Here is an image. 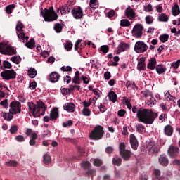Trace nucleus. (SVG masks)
Here are the masks:
<instances>
[{
  "mask_svg": "<svg viewBox=\"0 0 180 180\" xmlns=\"http://www.w3.org/2000/svg\"><path fill=\"white\" fill-rule=\"evenodd\" d=\"M136 117L139 122L144 123L145 124H153L157 117H158V113L153 112L151 110L146 108H139Z\"/></svg>",
  "mask_w": 180,
  "mask_h": 180,
  "instance_id": "f257e3e1",
  "label": "nucleus"
},
{
  "mask_svg": "<svg viewBox=\"0 0 180 180\" xmlns=\"http://www.w3.org/2000/svg\"><path fill=\"white\" fill-rule=\"evenodd\" d=\"M29 108L30 115L34 116V117H40L41 115H44V110H46V106L42 101H38L37 105L33 103H27Z\"/></svg>",
  "mask_w": 180,
  "mask_h": 180,
  "instance_id": "f03ea898",
  "label": "nucleus"
},
{
  "mask_svg": "<svg viewBox=\"0 0 180 180\" xmlns=\"http://www.w3.org/2000/svg\"><path fill=\"white\" fill-rule=\"evenodd\" d=\"M41 15H42L45 22H54V20L58 19V15H57L53 7H50L49 9L45 8V12L41 11Z\"/></svg>",
  "mask_w": 180,
  "mask_h": 180,
  "instance_id": "7ed1b4c3",
  "label": "nucleus"
},
{
  "mask_svg": "<svg viewBox=\"0 0 180 180\" xmlns=\"http://www.w3.org/2000/svg\"><path fill=\"white\" fill-rule=\"evenodd\" d=\"M105 134L103 131V127L101 125L96 126L94 130L89 134V137L91 140H101Z\"/></svg>",
  "mask_w": 180,
  "mask_h": 180,
  "instance_id": "20e7f679",
  "label": "nucleus"
},
{
  "mask_svg": "<svg viewBox=\"0 0 180 180\" xmlns=\"http://www.w3.org/2000/svg\"><path fill=\"white\" fill-rule=\"evenodd\" d=\"M120 155L124 160V161H129L131 158V152L129 150H126V144L122 142L119 145Z\"/></svg>",
  "mask_w": 180,
  "mask_h": 180,
  "instance_id": "39448f33",
  "label": "nucleus"
},
{
  "mask_svg": "<svg viewBox=\"0 0 180 180\" xmlns=\"http://www.w3.org/2000/svg\"><path fill=\"white\" fill-rule=\"evenodd\" d=\"M0 53L6 56H13L16 54V50L9 45L0 43Z\"/></svg>",
  "mask_w": 180,
  "mask_h": 180,
  "instance_id": "423d86ee",
  "label": "nucleus"
},
{
  "mask_svg": "<svg viewBox=\"0 0 180 180\" xmlns=\"http://www.w3.org/2000/svg\"><path fill=\"white\" fill-rule=\"evenodd\" d=\"M134 50L138 54H141V53H144L148 50V46L146 43L139 41L135 44Z\"/></svg>",
  "mask_w": 180,
  "mask_h": 180,
  "instance_id": "0eeeda50",
  "label": "nucleus"
},
{
  "mask_svg": "<svg viewBox=\"0 0 180 180\" xmlns=\"http://www.w3.org/2000/svg\"><path fill=\"white\" fill-rule=\"evenodd\" d=\"M21 105L19 101H12L10 103V110L9 112L11 115H16L18 113H20L21 112Z\"/></svg>",
  "mask_w": 180,
  "mask_h": 180,
  "instance_id": "6e6552de",
  "label": "nucleus"
},
{
  "mask_svg": "<svg viewBox=\"0 0 180 180\" xmlns=\"http://www.w3.org/2000/svg\"><path fill=\"white\" fill-rule=\"evenodd\" d=\"M143 30H144V28L141 24L136 25L131 32L132 36L136 39H140L143 36Z\"/></svg>",
  "mask_w": 180,
  "mask_h": 180,
  "instance_id": "1a4fd4ad",
  "label": "nucleus"
},
{
  "mask_svg": "<svg viewBox=\"0 0 180 180\" xmlns=\"http://www.w3.org/2000/svg\"><path fill=\"white\" fill-rule=\"evenodd\" d=\"M1 76L2 77L3 79L9 81V79L16 78V72H15L13 70H5L1 72Z\"/></svg>",
  "mask_w": 180,
  "mask_h": 180,
  "instance_id": "9d476101",
  "label": "nucleus"
},
{
  "mask_svg": "<svg viewBox=\"0 0 180 180\" xmlns=\"http://www.w3.org/2000/svg\"><path fill=\"white\" fill-rule=\"evenodd\" d=\"M71 13L75 19H82V16H84V11L81 7L73 8Z\"/></svg>",
  "mask_w": 180,
  "mask_h": 180,
  "instance_id": "9b49d317",
  "label": "nucleus"
},
{
  "mask_svg": "<svg viewBox=\"0 0 180 180\" xmlns=\"http://www.w3.org/2000/svg\"><path fill=\"white\" fill-rule=\"evenodd\" d=\"M179 154V148L171 145L168 148V155L171 158H175L178 157Z\"/></svg>",
  "mask_w": 180,
  "mask_h": 180,
  "instance_id": "f8f14e48",
  "label": "nucleus"
},
{
  "mask_svg": "<svg viewBox=\"0 0 180 180\" xmlns=\"http://www.w3.org/2000/svg\"><path fill=\"white\" fill-rule=\"evenodd\" d=\"M148 151L149 155H153V154H157L160 151V148L154 142H150L148 145Z\"/></svg>",
  "mask_w": 180,
  "mask_h": 180,
  "instance_id": "ddd939ff",
  "label": "nucleus"
},
{
  "mask_svg": "<svg viewBox=\"0 0 180 180\" xmlns=\"http://www.w3.org/2000/svg\"><path fill=\"white\" fill-rule=\"evenodd\" d=\"M125 16L131 20L136 18V12H134V10H133L130 6H129L125 10Z\"/></svg>",
  "mask_w": 180,
  "mask_h": 180,
  "instance_id": "4468645a",
  "label": "nucleus"
},
{
  "mask_svg": "<svg viewBox=\"0 0 180 180\" xmlns=\"http://www.w3.org/2000/svg\"><path fill=\"white\" fill-rule=\"evenodd\" d=\"M129 141L133 150H137V147H139V141H137V138H136V136H134V134L130 135Z\"/></svg>",
  "mask_w": 180,
  "mask_h": 180,
  "instance_id": "2eb2a0df",
  "label": "nucleus"
},
{
  "mask_svg": "<svg viewBox=\"0 0 180 180\" xmlns=\"http://www.w3.org/2000/svg\"><path fill=\"white\" fill-rule=\"evenodd\" d=\"M63 109H65V110H67L68 112H72L75 110V104H74L72 103H66L63 105Z\"/></svg>",
  "mask_w": 180,
  "mask_h": 180,
  "instance_id": "dca6fc26",
  "label": "nucleus"
},
{
  "mask_svg": "<svg viewBox=\"0 0 180 180\" xmlns=\"http://www.w3.org/2000/svg\"><path fill=\"white\" fill-rule=\"evenodd\" d=\"M58 118V108H54L50 112V120H56Z\"/></svg>",
  "mask_w": 180,
  "mask_h": 180,
  "instance_id": "f3484780",
  "label": "nucleus"
},
{
  "mask_svg": "<svg viewBox=\"0 0 180 180\" xmlns=\"http://www.w3.org/2000/svg\"><path fill=\"white\" fill-rule=\"evenodd\" d=\"M139 71H143L146 68V58H141L138 62Z\"/></svg>",
  "mask_w": 180,
  "mask_h": 180,
  "instance_id": "a211bd4d",
  "label": "nucleus"
},
{
  "mask_svg": "<svg viewBox=\"0 0 180 180\" xmlns=\"http://www.w3.org/2000/svg\"><path fill=\"white\" fill-rule=\"evenodd\" d=\"M60 79V75L57 72H53L50 75L51 82H57Z\"/></svg>",
  "mask_w": 180,
  "mask_h": 180,
  "instance_id": "6ab92c4d",
  "label": "nucleus"
},
{
  "mask_svg": "<svg viewBox=\"0 0 180 180\" xmlns=\"http://www.w3.org/2000/svg\"><path fill=\"white\" fill-rule=\"evenodd\" d=\"M159 162H160V165L167 167V165H168V163H169L168 158H167V156L162 155L159 158Z\"/></svg>",
  "mask_w": 180,
  "mask_h": 180,
  "instance_id": "aec40b11",
  "label": "nucleus"
},
{
  "mask_svg": "<svg viewBox=\"0 0 180 180\" xmlns=\"http://www.w3.org/2000/svg\"><path fill=\"white\" fill-rule=\"evenodd\" d=\"M172 12L174 16H178V15H179L180 10H179V6L178 5V3H175L174 5L172 6Z\"/></svg>",
  "mask_w": 180,
  "mask_h": 180,
  "instance_id": "412c9836",
  "label": "nucleus"
},
{
  "mask_svg": "<svg viewBox=\"0 0 180 180\" xmlns=\"http://www.w3.org/2000/svg\"><path fill=\"white\" fill-rule=\"evenodd\" d=\"M155 65H157V60L155 58H151L147 68H149V70H154Z\"/></svg>",
  "mask_w": 180,
  "mask_h": 180,
  "instance_id": "4be33fe9",
  "label": "nucleus"
},
{
  "mask_svg": "<svg viewBox=\"0 0 180 180\" xmlns=\"http://www.w3.org/2000/svg\"><path fill=\"white\" fill-rule=\"evenodd\" d=\"M164 131L166 136H172V133H174V129L171 125H167L165 127Z\"/></svg>",
  "mask_w": 180,
  "mask_h": 180,
  "instance_id": "5701e85b",
  "label": "nucleus"
},
{
  "mask_svg": "<svg viewBox=\"0 0 180 180\" xmlns=\"http://www.w3.org/2000/svg\"><path fill=\"white\" fill-rule=\"evenodd\" d=\"M27 75L30 78H35L36 75H37V70L34 68H30L27 71Z\"/></svg>",
  "mask_w": 180,
  "mask_h": 180,
  "instance_id": "b1692460",
  "label": "nucleus"
},
{
  "mask_svg": "<svg viewBox=\"0 0 180 180\" xmlns=\"http://www.w3.org/2000/svg\"><path fill=\"white\" fill-rule=\"evenodd\" d=\"M127 49H130V45H129V44H126V43H121V44H120L119 46H118V51L120 52L126 51V50H127Z\"/></svg>",
  "mask_w": 180,
  "mask_h": 180,
  "instance_id": "393cba45",
  "label": "nucleus"
},
{
  "mask_svg": "<svg viewBox=\"0 0 180 180\" xmlns=\"http://www.w3.org/2000/svg\"><path fill=\"white\" fill-rule=\"evenodd\" d=\"M108 98H109L110 101L111 102H112L113 103H115V102H116V101H117V95H116V93H115V91H110L108 94Z\"/></svg>",
  "mask_w": 180,
  "mask_h": 180,
  "instance_id": "a878e982",
  "label": "nucleus"
},
{
  "mask_svg": "<svg viewBox=\"0 0 180 180\" xmlns=\"http://www.w3.org/2000/svg\"><path fill=\"white\" fill-rule=\"evenodd\" d=\"M158 20L159 22H168L169 18H168V15L165 13H161L158 16Z\"/></svg>",
  "mask_w": 180,
  "mask_h": 180,
  "instance_id": "bb28decb",
  "label": "nucleus"
},
{
  "mask_svg": "<svg viewBox=\"0 0 180 180\" xmlns=\"http://www.w3.org/2000/svg\"><path fill=\"white\" fill-rule=\"evenodd\" d=\"M136 131H138V133H140L141 134V133L146 132V127H144V125H143V124H138L136 126Z\"/></svg>",
  "mask_w": 180,
  "mask_h": 180,
  "instance_id": "cd10ccee",
  "label": "nucleus"
},
{
  "mask_svg": "<svg viewBox=\"0 0 180 180\" xmlns=\"http://www.w3.org/2000/svg\"><path fill=\"white\" fill-rule=\"evenodd\" d=\"M72 46L71 41H67L64 44V49H66L67 51H71V50H72Z\"/></svg>",
  "mask_w": 180,
  "mask_h": 180,
  "instance_id": "c85d7f7f",
  "label": "nucleus"
},
{
  "mask_svg": "<svg viewBox=\"0 0 180 180\" xmlns=\"http://www.w3.org/2000/svg\"><path fill=\"white\" fill-rule=\"evenodd\" d=\"M15 8V4H10L5 8V11L8 13V15H11V13H12V11H13Z\"/></svg>",
  "mask_w": 180,
  "mask_h": 180,
  "instance_id": "c756f323",
  "label": "nucleus"
},
{
  "mask_svg": "<svg viewBox=\"0 0 180 180\" xmlns=\"http://www.w3.org/2000/svg\"><path fill=\"white\" fill-rule=\"evenodd\" d=\"M37 139V134H32L31 139L30 140V146H34L36 140Z\"/></svg>",
  "mask_w": 180,
  "mask_h": 180,
  "instance_id": "7c9ffc66",
  "label": "nucleus"
},
{
  "mask_svg": "<svg viewBox=\"0 0 180 180\" xmlns=\"http://www.w3.org/2000/svg\"><path fill=\"white\" fill-rule=\"evenodd\" d=\"M34 44V39H31L28 42L25 43V46L28 49H34V47L36 46Z\"/></svg>",
  "mask_w": 180,
  "mask_h": 180,
  "instance_id": "2f4dec72",
  "label": "nucleus"
},
{
  "mask_svg": "<svg viewBox=\"0 0 180 180\" xmlns=\"http://www.w3.org/2000/svg\"><path fill=\"white\" fill-rule=\"evenodd\" d=\"M18 39H22V41L24 43H26V41H27L29 40V37L28 36H25V33H23V32H21V33L18 34Z\"/></svg>",
  "mask_w": 180,
  "mask_h": 180,
  "instance_id": "473e14b6",
  "label": "nucleus"
},
{
  "mask_svg": "<svg viewBox=\"0 0 180 180\" xmlns=\"http://www.w3.org/2000/svg\"><path fill=\"white\" fill-rule=\"evenodd\" d=\"M11 61L14 63V64H20V61H22V58H20V56H15L11 58Z\"/></svg>",
  "mask_w": 180,
  "mask_h": 180,
  "instance_id": "72a5a7b5",
  "label": "nucleus"
},
{
  "mask_svg": "<svg viewBox=\"0 0 180 180\" xmlns=\"http://www.w3.org/2000/svg\"><path fill=\"white\" fill-rule=\"evenodd\" d=\"M155 70H156L158 74H162L163 72H165V71H167V69L165 68L162 67V65H161L156 66Z\"/></svg>",
  "mask_w": 180,
  "mask_h": 180,
  "instance_id": "f704fd0d",
  "label": "nucleus"
},
{
  "mask_svg": "<svg viewBox=\"0 0 180 180\" xmlns=\"http://www.w3.org/2000/svg\"><path fill=\"white\" fill-rule=\"evenodd\" d=\"M43 158H44L43 160L44 164H46V165H48L49 164H51V158L50 157V155H49L48 154H46L44 155Z\"/></svg>",
  "mask_w": 180,
  "mask_h": 180,
  "instance_id": "c9c22d12",
  "label": "nucleus"
},
{
  "mask_svg": "<svg viewBox=\"0 0 180 180\" xmlns=\"http://www.w3.org/2000/svg\"><path fill=\"white\" fill-rule=\"evenodd\" d=\"M58 13L65 15L67 13V6H60L57 10Z\"/></svg>",
  "mask_w": 180,
  "mask_h": 180,
  "instance_id": "e433bc0d",
  "label": "nucleus"
},
{
  "mask_svg": "<svg viewBox=\"0 0 180 180\" xmlns=\"http://www.w3.org/2000/svg\"><path fill=\"white\" fill-rule=\"evenodd\" d=\"M112 164L114 165H117V167L122 165V158H112Z\"/></svg>",
  "mask_w": 180,
  "mask_h": 180,
  "instance_id": "4c0bfd02",
  "label": "nucleus"
},
{
  "mask_svg": "<svg viewBox=\"0 0 180 180\" xmlns=\"http://www.w3.org/2000/svg\"><path fill=\"white\" fill-rule=\"evenodd\" d=\"M13 114L11 113V112H5L4 114V117L5 119V120H7L8 122H11V120H12V119H13Z\"/></svg>",
  "mask_w": 180,
  "mask_h": 180,
  "instance_id": "58836bf2",
  "label": "nucleus"
},
{
  "mask_svg": "<svg viewBox=\"0 0 180 180\" xmlns=\"http://www.w3.org/2000/svg\"><path fill=\"white\" fill-rule=\"evenodd\" d=\"M131 23L130 21L127 19H123L120 21V26L122 27H126L130 26Z\"/></svg>",
  "mask_w": 180,
  "mask_h": 180,
  "instance_id": "ea45409f",
  "label": "nucleus"
},
{
  "mask_svg": "<svg viewBox=\"0 0 180 180\" xmlns=\"http://www.w3.org/2000/svg\"><path fill=\"white\" fill-rule=\"evenodd\" d=\"M159 39L162 43H166V41H168V39H169V35L164 34L160 35Z\"/></svg>",
  "mask_w": 180,
  "mask_h": 180,
  "instance_id": "a19ab883",
  "label": "nucleus"
},
{
  "mask_svg": "<svg viewBox=\"0 0 180 180\" xmlns=\"http://www.w3.org/2000/svg\"><path fill=\"white\" fill-rule=\"evenodd\" d=\"M54 30L56 33H61L63 30V25L60 23H56L54 25Z\"/></svg>",
  "mask_w": 180,
  "mask_h": 180,
  "instance_id": "79ce46f5",
  "label": "nucleus"
},
{
  "mask_svg": "<svg viewBox=\"0 0 180 180\" xmlns=\"http://www.w3.org/2000/svg\"><path fill=\"white\" fill-rule=\"evenodd\" d=\"M23 27H25L23 23H22L20 21H18L15 27L17 32H23Z\"/></svg>",
  "mask_w": 180,
  "mask_h": 180,
  "instance_id": "37998d69",
  "label": "nucleus"
},
{
  "mask_svg": "<svg viewBox=\"0 0 180 180\" xmlns=\"http://www.w3.org/2000/svg\"><path fill=\"white\" fill-rule=\"evenodd\" d=\"M180 59L177 60L176 62L171 63V67L173 70H178L179 68Z\"/></svg>",
  "mask_w": 180,
  "mask_h": 180,
  "instance_id": "c03bdc74",
  "label": "nucleus"
},
{
  "mask_svg": "<svg viewBox=\"0 0 180 180\" xmlns=\"http://www.w3.org/2000/svg\"><path fill=\"white\" fill-rule=\"evenodd\" d=\"M89 5L93 9H96L98 8V0H90Z\"/></svg>",
  "mask_w": 180,
  "mask_h": 180,
  "instance_id": "a18cd8bd",
  "label": "nucleus"
},
{
  "mask_svg": "<svg viewBox=\"0 0 180 180\" xmlns=\"http://www.w3.org/2000/svg\"><path fill=\"white\" fill-rule=\"evenodd\" d=\"M81 166L84 169H89L91 168V163L89 162H84L81 163Z\"/></svg>",
  "mask_w": 180,
  "mask_h": 180,
  "instance_id": "49530a36",
  "label": "nucleus"
},
{
  "mask_svg": "<svg viewBox=\"0 0 180 180\" xmlns=\"http://www.w3.org/2000/svg\"><path fill=\"white\" fill-rule=\"evenodd\" d=\"M6 165L7 167H17L18 166V162L15 160H11L9 162H6Z\"/></svg>",
  "mask_w": 180,
  "mask_h": 180,
  "instance_id": "de8ad7c7",
  "label": "nucleus"
},
{
  "mask_svg": "<svg viewBox=\"0 0 180 180\" xmlns=\"http://www.w3.org/2000/svg\"><path fill=\"white\" fill-rule=\"evenodd\" d=\"M145 20L148 25H151L154 20L153 19V17L151 15H147L145 18Z\"/></svg>",
  "mask_w": 180,
  "mask_h": 180,
  "instance_id": "09e8293b",
  "label": "nucleus"
},
{
  "mask_svg": "<svg viewBox=\"0 0 180 180\" xmlns=\"http://www.w3.org/2000/svg\"><path fill=\"white\" fill-rule=\"evenodd\" d=\"M82 113L84 115V116H91V110H89L88 108H84L82 110Z\"/></svg>",
  "mask_w": 180,
  "mask_h": 180,
  "instance_id": "8fccbe9b",
  "label": "nucleus"
},
{
  "mask_svg": "<svg viewBox=\"0 0 180 180\" xmlns=\"http://www.w3.org/2000/svg\"><path fill=\"white\" fill-rule=\"evenodd\" d=\"M102 164L103 162L101 159H95L94 161V165H95V167H101Z\"/></svg>",
  "mask_w": 180,
  "mask_h": 180,
  "instance_id": "3c124183",
  "label": "nucleus"
},
{
  "mask_svg": "<svg viewBox=\"0 0 180 180\" xmlns=\"http://www.w3.org/2000/svg\"><path fill=\"white\" fill-rule=\"evenodd\" d=\"M145 12H153V6L151 4H148L144 6Z\"/></svg>",
  "mask_w": 180,
  "mask_h": 180,
  "instance_id": "603ef678",
  "label": "nucleus"
},
{
  "mask_svg": "<svg viewBox=\"0 0 180 180\" xmlns=\"http://www.w3.org/2000/svg\"><path fill=\"white\" fill-rule=\"evenodd\" d=\"M17 131H18V126L13 125L10 129V133H11V134H15V133H17Z\"/></svg>",
  "mask_w": 180,
  "mask_h": 180,
  "instance_id": "864d4df0",
  "label": "nucleus"
},
{
  "mask_svg": "<svg viewBox=\"0 0 180 180\" xmlns=\"http://www.w3.org/2000/svg\"><path fill=\"white\" fill-rule=\"evenodd\" d=\"M101 51L102 53H108L109 51V46L108 45H103L101 46Z\"/></svg>",
  "mask_w": 180,
  "mask_h": 180,
  "instance_id": "5fc2aeb1",
  "label": "nucleus"
},
{
  "mask_svg": "<svg viewBox=\"0 0 180 180\" xmlns=\"http://www.w3.org/2000/svg\"><path fill=\"white\" fill-rule=\"evenodd\" d=\"M124 99H125V105L128 109H131L132 105L131 103H130V100H129V98H126V97H124Z\"/></svg>",
  "mask_w": 180,
  "mask_h": 180,
  "instance_id": "6e6d98bb",
  "label": "nucleus"
},
{
  "mask_svg": "<svg viewBox=\"0 0 180 180\" xmlns=\"http://www.w3.org/2000/svg\"><path fill=\"white\" fill-rule=\"evenodd\" d=\"M15 140L18 141L19 143H22V141H25V137L22 135H18L15 136Z\"/></svg>",
  "mask_w": 180,
  "mask_h": 180,
  "instance_id": "4d7b16f0",
  "label": "nucleus"
},
{
  "mask_svg": "<svg viewBox=\"0 0 180 180\" xmlns=\"http://www.w3.org/2000/svg\"><path fill=\"white\" fill-rule=\"evenodd\" d=\"M72 83L73 84H77V85H79L81 84V80L79 79V77L75 76L72 79Z\"/></svg>",
  "mask_w": 180,
  "mask_h": 180,
  "instance_id": "13d9d810",
  "label": "nucleus"
},
{
  "mask_svg": "<svg viewBox=\"0 0 180 180\" xmlns=\"http://www.w3.org/2000/svg\"><path fill=\"white\" fill-rule=\"evenodd\" d=\"M3 66L4 67V68H12V65L11 64V63L6 60L3 62Z\"/></svg>",
  "mask_w": 180,
  "mask_h": 180,
  "instance_id": "bf43d9fd",
  "label": "nucleus"
},
{
  "mask_svg": "<svg viewBox=\"0 0 180 180\" xmlns=\"http://www.w3.org/2000/svg\"><path fill=\"white\" fill-rule=\"evenodd\" d=\"M1 98H5V91H4V86L0 84V99Z\"/></svg>",
  "mask_w": 180,
  "mask_h": 180,
  "instance_id": "052dcab7",
  "label": "nucleus"
},
{
  "mask_svg": "<svg viewBox=\"0 0 180 180\" xmlns=\"http://www.w3.org/2000/svg\"><path fill=\"white\" fill-rule=\"evenodd\" d=\"M0 105H1V106H3V108L6 109V108H8V99H4V101H2L0 103Z\"/></svg>",
  "mask_w": 180,
  "mask_h": 180,
  "instance_id": "680f3d73",
  "label": "nucleus"
},
{
  "mask_svg": "<svg viewBox=\"0 0 180 180\" xmlns=\"http://www.w3.org/2000/svg\"><path fill=\"white\" fill-rule=\"evenodd\" d=\"M113 147L112 146H108L105 148V153H107V154H112V153H113Z\"/></svg>",
  "mask_w": 180,
  "mask_h": 180,
  "instance_id": "e2e57ef3",
  "label": "nucleus"
},
{
  "mask_svg": "<svg viewBox=\"0 0 180 180\" xmlns=\"http://www.w3.org/2000/svg\"><path fill=\"white\" fill-rule=\"evenodd\" d=\"M81 78L83 81V83L84 84H89V79H88V77H86L85 75H82Z\"/></svg>",
  "mask_w": 180,
  "mask_h": 180,
  "instance_id": "0e129e2a",
  "label": "nucleus"
},
{
  "mask_svg": "<svg viewBox=\"0 0 180 180\" xmlns=\"http://www.w3.org/2000/svg\"><path fill=\"white\" fill-rule=\"evenodd\" d=\"M62 94L63 95H70L71 94V91H70V89H62Z\"/></svg>",
  "mask_w": 180,
  "mask_h": 180,
  "instance_id": "69168bd1",
  "label": "nucleus"
},
{
  "mask_svg": "<svg viewBox=\"0 0 180 180\" xmlns=\"http://www.w3.org/2000/svg\"><path fill=\"white\" fill-rule=\"evenodd\" d=\"M36 86H37V83L32 82L30 84L29 88H30V89H36Z\"/></svg>",
  "mask_w": 180,
  "mask_h": 180,
  "instance_id": "338daca9",
  "label": "nucleus"
},
{
  "mask_svg": "<svg viewBox=\"0 0 180 180\" xmlns=\"http://www.w3.org/2000/svg\"><path fill=\"white\" fill-rule=\"evenodd\" d=\"M110 77H112V75H110V73L109 72H105L104 73V78L105 79H110Z\"/></svg>",
  "mask_w": 180,
  "mask_h": 180,
  "instance_id": "774afa93",
  "label": "nucleus"
}]
</instances>
